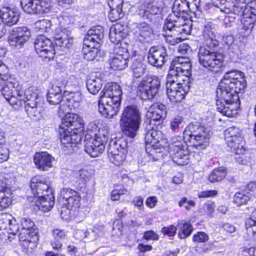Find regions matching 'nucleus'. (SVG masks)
Instances as JSON below:
<instances>
[{"mask_svg":"<svg viewBox=\"0 0 256 256\" xmlns=\"http://www.w3.org/2000/svg\"><path fill=\"white\" fill-rule=\"evenodd\" d=\"M192 73V64L188 58L178 57L172 62L167 76V95L172 102L183 100L189 90V76Z\"/></svg>","mask_w":256,"mask_h":256,"instance_id":"obj_1","label":"nucleus"},{"mask_svg":"<svg viewBox=\"0 0 256 256\" xmlns=\"http://www.w3.org/2000/svg\"><path fill=\"white\" fill-rule=\"evenodd\" d=\"M243 90L220 81L216 90L218 111L228 117L236 116L240 105L238 94Z\"/></svg>","mask_w":256,"mask_h":256,"instance_id":"obj_2","label":"nucleus"},{"mask_svg":"<svg viewBox=\"0 0 256 256\" xmlns=\"http://www.w3.org/2000/svg\"><path fill=\"white\" fill-rule=\"evenodd\" d=\"M122 92L116 83L108 84L100 92L98 107L100 112L107 118H112L119 110Z\"/></svg>","mask_w":256,"mask_h":256,"instance_id":"obj_3","label":"nucleus"},{"mask_svg":"<svg viewBox=\"0 0 256 256\" xmlns=\"http://www.w3.org/2000/svg\"><path fill=\"white\" fill-rule=\"evenodd\" d=\"M142 118L137 107L128 106L123 110L119 121L120 127L124 134L134 138L140 128Z\"/></svg>","mask_w":256,"mask_h":256,"instance_id":"obj_4","label":"nucleus"},{"mask_svg":"<svg viewBox=\"0 0 256 256\" xmlns=\"http://www.w3.org/2000/svg\"><path fill=\"white\" fill-rule=\"evenodd\" d=\"M214 46L210 44L200 46L198 55L200 64L211 71L220 68L224 60L223 56L216 52Z\"/></svg>","mask_w":256,"mask_h":256,"instance_id":"obj_5","label":"nucleus"},{"mask_svg":"<svg viewBox=\"0 0 256 256\" xmlns=\"http://www.w3.org/2000/svg\"><path fill=\"white\" fill-rule=\"evenodd\" d=\"M22 228L18 234V238L21 246L27 252L36 247V242L38 240L36 233L34 232V224L30 218H23L21 220Z\"/></svg>","mask_w":256,"mask_h":256,"instance_id":"obj_6","label":"nucleus"},{"mask_svg":"<svg viewBox=\"0 0 256 256\" xmlns=\"http://www.w3.org/2000/svg\"><path fill=\"white\" fill-rule=\"evenodd\" d=\"M184 134V138L188 136V139L196 148L204 149L208 144L209 132L198 123L190 124Z\"/></svg>","mask_w":256,"mask_h":256,"instance_id":"obj_7","label":"nucleus"},{"mask_svg":"<svg viewBox=\"0 0 256 256\" xmlns=\"http://www.w3.org/2000/svg\"><path fill=\"white\" fill-rule=\"evenodd\" d=\"M160 86V78L154 76L142 78L137 88V94L144 100H152L158 94Z\"/></svg>","mask_w":256,"mask_h":256,"instance_id":"obj_8","label":"nucleus"},{"mask_svg":"<svg viewBox=\"0 0 256 256\" xmlns=\"http://www.w3.org/2000/svg\"><path fill=\"white\" fill-rule=\"evenodd\" d=\"M191 26L192 24L188 21L186 16H176L174 14H170L165 20L163 29H172V33L180 36V35L190 34Z\"/></svg>","mask_w":256,"mask_h":256,"instance_id":"obj_9","label":"nucleus"},{"mask_svg":"<svg viewBox=\"0 0 256 256\" xmlns=\"http://www.w3.org/2000/svg\"><path fill=\"white\" fill-rule=\"evenodd\" d=\"M225 140L230 151L236 154H244V140L240 130L235 126L228 128L224 132Z\"/></svg>","mask_w":256,"mask_h":256,"instance_id":"obj_10","label":"nucleus"},{"mask_svg":"<svg viewBox=\"0 0 256 256\" xmlns=\"http://www.w3.org/2000/svg\"><path fill=\"white\" fill-rule=\"evenodd\" d=\"M108 138L106 132L102 130L97 138L84 140L85 152L92 157L98 156L104 152Z\"/></svg>","mask_w":256,"mask_h":256,"instance_id":"obj_11","label":"nucleus"},{"mask_svg":"<svg viewBox=\"0 0 256 256\" xmlns=\"http://www.w3.org/2000/svg\"><path fill=\"white\" fill-rule=\"evenodd\" d=\"M126 143L120 141L111 142L108 148V154L110 160L116 166L122 164L126 157Z\"/></svg>","mask_w":256,"mask_h":256,"instance_id":"obj_12","label":"nucleus"},{"mask_svg":"<svg viewBox=\"0 0 256 256\" xmlns=\"http://www.w3.org/2000/svg\"><path fill=\"white\" fill-rule=\"evenodd\" d=\"M34 48L40 56L48 58L49 60L54 58L55 50L51 40L44 36H38L34 42Z\"/></svg>","mask_w":256,"mask_h":256,"instance_id":"obj_13","label":"nucleus"},{"mask_svg":"<svg viewBox=\"0 0 256 256\" xmlns=\"http://www.w3.org/2000/svg\"><path fill=\"white\" fill-rule=\"evenodd\" d=\"M30 36V30L26 26L14 28L8 38L10 46L14 48H21Z\"/></svg>","mask_w":256,"mask_h":256,"instance_id":"obj_14","label":"nucleus"},{"mask_svg":"<svg viewBox=\"0 0 256 256\" xmlns=\"http://www.w3.org/2000/svg\"><path fill=\"white\" fill-rule=\"evenodd\" d=\"M168 54L164 46L152 47L148 54V62L152 66L162 68L167 61Z\"/></svg>","mask_w":256,"mask_h":256,"instance_id":"obj_15","label":"nucleus"},{"mask_svg":"<svg viewBox=\"0 0 256 256\" xmlns=\"http://www.w3.org/2000/svg\"><path fill=\"white\" fill-rule=\"evenodd\" d=\"M60 201L70 210H76L80 206V196L79 194L71 189H64L61 192Z\"/></svg>","mask_w":256,"mask_h":256,"instance_id":"obj_16","label":"nucleus"},{"mask_svg":"<svg viewBox=\"0 0 256 256\" xmlns=\"http://www.w3.org/2000/svg\"><path fill=\"white\" fill-rule=\"evenodd\" d=\"M145 134L144 140L146 145L150 144L154 148H160L166 146L167 140L161 131L148 129Z\"/></svg>","mask_w":256,"mask_h":256,"instance_id":"obj_17","label":"nucleus"},{"mask_svg":"<svg viewBox=\"0 0 256 256\" xmlns=\"http://www.w3.org/2000/svg\"><path fill=\"white\" fill-rule=\"evenodd\" d=\"M246 4V16L244 20L242 25V29L244 30V34H248L251 32L256 21V0H252Z\"/></svg>","mask_w":256,"mask_h":256,"instance_id":"obj_18","label":"nucleus"},{"mask_svg":"<svg viewBox=\"0 0 256 256\" xmlns=\"http://www.w3.org/2000/svg\"><path fill=\"white\" fill-rule=\"evenodd\" d=\"M30 188L36 198L41 195H46L52 193V189L46 182L44 178L40 176L32 178L30 182Z\"/></svg>","mask_w":256,"mask_h":256,"instance_id":"obj_19","label":"nucleus"},{"mask_svg":"<svg viewBox=\"0 0 256 256\" xmlns=\"http://www.w3.org/2000/svg\"><path fill=\"white\" fill-rule=\"evenodd\" d=\"M220 81L236 86L238 90H244L246 86L244 74L237 70L227 72Z\"/></svg>","mask_w":256,"mask_h":256,"instance_id":"obj_20","label":"nucleus"},{"mask_svg":"<svg viewBox=\"0 0 256 256\" xmlns=\"http://www.w3.org/2000/svg\"><path fill=\"white\" fill-rule=\"evenodd\" d=\"M61 117L62 124L60 126V128H68L72 126L73 128L70 130L76 129L78 130L79 132L84 131V122L78 114L70 112Z\"/></svg>","mask_w":256,"mask_h":256,"instance_id":"obj_21","label":"nucleus"},{"mask_svg":"<svg viewBox=\"0 0 256 256\" xmlns=\"http://www.w3.org/2000/svg\"><path fill=\"white\" fill-rule=\"evenodd\" d=\"M54 38L56 46L69 48L73 44L74 40L70 36L71 32L69 28H58L55 30Z\"/></svg>","mask_w":256,"mask_h":256,"instance_id":"obj_22","label":"nucleus"},{"mask_svg":"<svg viewBox=\"0 0 256 256\" xmlns=\"http://www.w3.org/2000/svg\"><path fill=\"white\" fill-rule=\"evenodd\" d=\"M246 4L245 2H242L238 0H228L225 6L220 8V10L224 13H232L238 16H242L244 20H246L245 16H246Z\"/></svg>","mask_w":256,"mask_h":256,"instance_id":"obj_23","label":"nucleus"},{"mask_svg":"<svg viewBox=\"0 0 256 256\" xmlns=\"http://www.w3.org/2000/svg\"><path fill=\"white\" fill-rule=\"evenodd\" d=\"M33 208L34 210H42L44 212L49 211L54 206V198L52 193L46 195H41L34 198Z\"/></svg>","mask_w":256,"mask_h":256,"instance_id":"obj_24","label":"nucleus"},{"mask_svg":"<svg viewBox=\"0 0 256 256\" xmlns=\"http://www.w3.org/2000/svg\"><path fill=\"white\" fill-rule=\"evenodd\" d=\"M132 30L135 36L140 42L148 39L153 34L150 26L144 22L134 23Z\"/></svg>","mask_w":256,"mask_h":256,"instance_id":"obj_25","label":"nucleus"},{"mask_svg":"<svg viewBox=\"0 0 256 256\" xmlns=\"http://www.w3.org/2000/svg\"><path fill=\"white\" fill-rule=\"evenodd\" d=\"M58 132L62 144L67 148L72 147V144L76 145L80 141V135L76 132L70 131L68 128H59Z\"/></svg>","mask_w":256,"mask_h":256,"instance_id":"obj_26","label":"nucleus"},{"mask_svg":"<svg viewBox=\"0 0 256 256\" xmlns=\"http://www.w3.org/2000/svg\"><path fill=\"white\" fill-rule=\"evenodd\" d=\"M129 54L124 48L119 50L110 60V68L114 70L124 68L128 65Z\"/></svg>","mask_w":256,"mask_h":256,"instance_id":"obj_27","label":"nucleus"},{"mask_svg":"<svg viewBox=\"0 0 256 256\" xmlns=\"http://www.w3.org/2000/svg\"><path fill=\"white\" fill-rule=\"evenodd\" d=\"M17 96H18V101H20V106L23 104L31 102H40V98L38 96V90L34 86H31L26 89L24 92L20 91L19 92H16Z\"/></svg>","mask_w":256,"mask_h":256,"instance_id":"obj_28","label":"nucleus"},{"mask_svg":"<svg viewBox=\"0 0 256 256\" xmlns=\"http://www.w3.org/2000/svg\"><path fill=\"white\" fill-rule=\"evenodd\" d=\"M0 18L2 22L9 26L17 23L19 20V12L14 8L3 6L0 8Z\"/></svg>","mask_w":256,"mask_h":256,"instance_id":"obj_29","label":"nucleus"},{"mask_svg":"<svg viewBox=\"0 0 256 256\" xmlns=\"http://www.w3.org/2000/svg\"><path fill=\"white\" fill-rule=\"evenodd\" d=\"M127 34L126 26L117 23L110 28L109 32V38L112 42L118 44L126 36Z\"/></svg>","mask_w":256,"mask_h":256,"instance_id":"obj_30","label":"nucleus"},{"mask_svg":"<svg viewBox=\"0 0 256 256\" xmlns=\"http://www.w3.org/2000/svg\"><path fill=\"white\" fill-rule=\"evenodd\" d=\"M34 160L39 170L46 171L52 166V162L54 158L49 154L44 152L36 154Z\"/></svg>","mask_w":256,"mask_h":256,"instance_id":"obj_31","label":"nucleus"},{"mask_svg":"<svg viewBox=\"0 0 256 256\" xmlns=\"http://www.w3.org/2000/svg\"><path fill=\"white\" fill-rule=\"evenodd\" d=\"M166 106L162 104H156L150 108L147 116L150 118V122L152 121H160L166 117Z\"/></svg>","mask_w":256,"mask_h":256,"instance_id":"obj_32","label":"nucleus"},{"mask_svg":"<svg viewBox=\"0 0 256 256\" xmlns=\"http://www.w3.org/2000/svg\"><path fill=\"white\" fill-rule=\"evenodd\" d=\"M102 130L106 131L107 136H109V129L107 126H101L98 128L95 122H90L88 125L86 129L84 132V140H90L92 138H97V136L100 134V130Z\"/></svg>","mask_w":256,"mask_h":256,"instance_id":"obj_33","label":"nucleus"},{"mask_svg":"<svg viewBox=\"0 0 256 256\" xmlns=\"http://www.w3.org/2000/svg\"><path fill=\"white\" fill-rule=\"evenodd\" d=\"M98 75V74H92L86 80L87 89L94 95L98 93L102 86V80Z\"/></svg>","mask_w":256,"mask_h":256,"instance_id":"obj_34","label":"nucleus"},{"mask_svg":"<svg viewBox=\"0 0 256 256\" xmlns=\"http://www.w3.org/2000/svg\"><path fill=\"white\" fill-rule=\"evenodd\" d=\"M63 98L60 87L57 85H52L47 94L48 102L51 104H58L60 103Z\"/></svg>","mask_w":256,"mask_h":256,"instance_id":"obj_35","label":"nucleus"},{"mask_svg":"<svg viewBox=\"0 0 256 256\" xmlns=\"http://www.w3.org/2000/svg\"><path fill=\"white\" fill-rule=\"evenodd\" d=\"M6 229H8L9 233L14 236L18 232L17 226L12 224V216L8 214H0V230Z\"/></svg>","mask_w":256,"mask_h":256,"instance_id":"obj_36","label":"nucleus"},{"mask_svg":"<svg viewBox=\"0 0 256 256\" xmlns=\"http://www.w3.org/2000/svg\"><path fill=\"white\" fill-rule=\"evenodd\" d=\"M25 110L31 118L38 117L43 111L42 104L40 102L26 103Z\"/></svg>","mask_w":256,"mask_h":256,"instance_id":"obj_37","label":"nucleus"},{"mask_svg":"<svg viewBox=\"0 0 256 256\" xmlns=\"http://www.w3.org/2000/svg\"><path fill=\"white\" fill-rule=\"evenodd\" d=\"M186 0H176L172 7V13L176 16H186L187 12L190 10V6L186 3Z\"/></svg>","mask_w":256,"mask_h":256,"instance_id":"obj_38","label":"nucleus"},{"mask_svg":"<svg viewBox=\"0 0 256 256\" xmlns=\"http://www.w3.org/2000/svg\"><path fill=\"white\" fill-rule=\"evenodd\" d=\"M40 0H21L24 11L28 14H40Z\"/></svg>","mask_w":256,"mask_h":256,"instance_id":"obj_39","label":"nucleus"},{"mask_svg":"<svg viewBox=\"0 0 256 256\" xmlns=\"http://www.w3.org/2000/svg\"><path fill=\"white\" fill-rule=\"evenodd\" d=\"M169 153L173 162L178 165H185L189 163V156L186 150L170 152Z\"/></svg>","mask_w":256,"mask_h":256,"instance_id":"obj_40","label":"nucleus"},{"mask_svg":"<svg viewBox=\"0 0 256 256\" xmlns=\"http://www.w3.org/2000/svg\"><path fill=\"white\" fill-rule=\"evenodd\" d=\"M245 226L249 236L256 238V209L252 211L250 217L246 220Z\"/></svg>","mask_w":256,"mask_h":256,"instance_id":"obj_41","label":"nucleus"},{"mask_svg":"<svg viewBox=\"0 0 256 256\" xmlns=\"http://www.w3.org/2000/svg\"><path fill=\"white\" fill-rule=\"evenodd\" d=\"M54 241H52L50 245L53 249L59 250L62 247V242L65 238L66 233L62 230L55 229L52 232Z\"/></svg>","mask_w":256,"mask_h":256,"instance_id":"obj_42","label":"nucleus"},{"mask_svg":"<svg viewBox=\"0 0 256 256\" xmlns=\"http://www.w3.org/2000/svg\"><path fill=\"white\" fill-rule=\"evenodd\" d=\"M164 4L162 0L154 2L152 3L145 4L144 8L140 10H144V12H149L152 14H158L163 9Z\"/></svg>","mask_w":256,"mask_h":256,"instance_id":"obj_43","label":"nucleus"},{"mask_svg":"<svg viewBox=\"0 0 256 256\" xmlns=\"http://www.w3.org/2000/svg\"><path fill=\"white\" fill-rule=\"evenodd\" d=\"M100 47L94 46L93 44H90V46H84L82 52L84 58L88 60H94L100 54Z\"/></svg>","mask_w":256,"mask_h":256,"instance_id":"obj_44","label":"nucleus"},{"mask_svg":"<svg viewBox=\"0 0 256 256\" xmlns=\"http://www.w3.org/2000/svg\"><path fill=\"white\" fill-rule=\"evenodd\" d=\"M202 36L204 41V44H210L215 46L213 40L214 38V32L212 30V24L209 22L205 25L202 32Z\"/></svg>","mask_w":256,"mask_h":256,"instance_id":"obj_45","label":"nucleus"},{"mask_svg":"<svg viewBox=\"0 0 256 256\" xmlns=\"http://www.w3.org/2000/svg\"><path fill=\"white\" fill-rule=\"evenodd\" d=\"M60 106L58 110V114L60 116L71 112L72 110L76 108L74 104H71L70 102L66 100V96H64L63 99L60 102Z\"/></svg>","mask_w":256,"mask_h":256,"instance_id":"obj_46","label":"nucleus"},{"mask_svg":"<svg viewBox=\"0 0 256 256\" xmlns=\"http://www.w3.org/2000/svg\"><path fill=\"white\" fill-rule=\"evenodd\" d=\"M226 175V168L224 167H220L213 170L208 176V180L211 182H220L225 178Z\"/></svg>","mask_w":256,"mask_h":256,"instance_id":"obj_47","label":"nucleus"},{"mask_svg":"<svg viewBox=\"0 0 256 256\" xmlns=\"http://www.w3.org/2000/svg\"><path fill=\"white\" fill-rule=\"evenodd\" d=\"M186 149L187 144L182 137H174L172 138L170 145L169 152Z\"/></svg>","mask_w":256,"mask_h":256,"instance_id":"obj_48","label":"nucleus"},{"mask_svg":"<svg viewBox=\"0 0 256 256\" xmlns=\"http://www.w3.org/2000/svg\"><path fill=\"white\" fill-rule=\"evenodd\" d=\"M178 228H180L178 236L180 238H185L190 236L193 230L191 224L184 221L180 222L178 224Z\"/></svg>","mask_w":256,"mask_h":256,"instance_id":"obj_49","label":"nucleus"},{"mask_svg":"<svg viewBox=\"0 0 256 256\" xmlns=\"http://www.w3.org/2000/svg\"><path fill=\"white\" fill-rule=\"evenodd\" d=\"M74 236L80 240L86 239L89 240H93L96 238L95 233L94 231L90 232L86 229H77L74 234Z\"/></svg>","mask_w":256,"mask_h":256,"instance_id":"obj_50","label":"nucleus"},{"mask_svg":"<svg viewBox=\"0 0 256 256\" xmlns=\"http://www.w3.org/2000/svg\"><path fill=\"white\" fill-rule=\"evenodd\" d=\"M163 36L165 38V41L171 45H175L184 40L182 36H178L172 33V29L164 30L163 29Z\"/></svg>","mask_w":256,"mask_h":256,"instance_id":"obj_51","label":"nucleus"},{"mask_svg":"<svg viewBox=\"0 0 256 256\" xmlns=\"http://www.w3.org/2000/svg\"><path fill=\"white\" fill-rule=\"evenodd\" d=\"M133 76L135 78H140L145 73L146 66L141 62L134 60L132 66Z\"/></svg>","mask_w":256,"mask_h":256,"instance_id":"obj_52","label":"nucleus"},{"mask_svg":"<svg viewBox=\"0 0 256 256\" xmlns=\"http://www.w3.org/2000/svg\"><path fill=\"white\" fill-rule=\"evenodd\" d=\"M12 193L0 192V210L8 208L12 202Z\"/></svg>","mask_w":256,"mask_h":256,"instance_id":"obj_53","label":"nucleus"},{"mask_svg":"<svg viewBox=\"0 0 256 256\" xmlns=\"http://www.w3.org/2000/svg\"><path fill=\"white\" fill-rule=\"evenodd\" d=\"M35 28L38 32H48L52 26L51 22L50 20L42 19L36 21L35 24Z\"/></svg>","mask_w":256,"mask_h":256,"instance_id":"obj_54","label":"nucleus"},{"mask_svg":"<svg viewBox=\"0 0 256 256\" xmlns=\"http://www.w3.org/2000/svg\"><path fill=\"white\" fill-rule=\"evenodd\" d=\"M67 92H65V96L66 98L68 100L71 104H74L76 108L78 107V103L82 100V95L80 92H70L68 94V96H66Z\"/></svg>","mask_w":256,"mask_h":256,"instance_id":"obj_55","label":"nucleus"},{"mask_svg":"<svg viewBox=\"0 0 256 256\" xmlns=\"http://www.w3.org/2000/svg\"><path fill=\"white\" fill-rule=\"evenodd\" d=\"M12 180L7 177H4L0 180V192L4 193H12L10 188Z\"/></svg>","mask_w":256,"mask_h":256,"instance_id":"obj_56","label":"nucleus"},{"mask_svg":"<svg viewBox=\"0 0 256 256\" xmlns=\"http://www.w3.org/2000/svg\"><path fill=\"white\" fill-rule=\"evenodd\" d=\"M110 11L108 14L110 20L111 22H115L124 16L122 8H110Z\"/></svg>","mask_w":256,"mask_h":256,"instance_id":"obj_57","label":"nucleus"},{"mask_svg":"<svg viewBox=\"0 0 256 256\" xmlns=\"http://www.w3.org/2000/svg\"><path fill=\"white\" fill-rule=\"evenodd\" d=\"M86 36H96L98 40H102L104 38V28L101 26H96L90 29Z\"/></svg>","mask_w":256,"mask_h":256,"instance_id":"obj_58","label":"nucleus"},{"mask_svg":"<svg viewBox=\"0 0 256 256\" xmlns=\"http://www.w3.org/2000/svg\"><path fill=\"white\" fill-rule=\"evenodd\" d=\"M52 5L51 0H40V14L50 12L52 8Z\"/></svg>","mask_w":256,"mask_h":256,"instance_id":"obj_59","label":"nucleus"},{"mask_svg":"<svg viewBox=\"0 0 256 256\" xmlns=\"http://www.w3.org/2000/svg\"><path fill=\"white\" fill-rule=\"evenodd\" d=\"M250 200L248 195L242 192H237L234 196V202L238 206H240L245 204Z\"/></svg>","mask_w":256,"mask_h":256,"instance_id":"obj_60","label":"nucleus"},{"mask_svg":"<svg viewBox=\"0 0 256 256\" xmlns=\"http://www.w3.org/2000/svg\"><path fill=\"white\" fill-rule=\"evenodd\" d=\"M77 177L81 182H88L92 178V173L86 169H82L78 172Z\"/></svg>","mask_w":256,"mask_h":256,"instance_id":"obj_61","label":"nucleus"},{"mask_svg":"<svg viewBox=\"0 0 256 256\" xmlns=\"http://www.w3.org/2000/svg\"><path fill=\"white\" fill-rule=\"evenodd\" d=\"M102 40H98L96 36H85L84 39V46H90V44H93L95 46H100V42Z\"/></svg>","mask_w":256,"mask_h":256,"instance_id":"obj_62","label":"nucleus"},{"mask_svg":"<svg viewBox=\"0 0 256 256\" xmlns=\"http://www.w3.org/2000/svg\"><path fill=\"white\" fill-rule=\"evenodd\" d=\"M178 205L180 207H182L184 206V208L187 210H188L191 208L195 206L196 203L194 200H188L186 197H182L179 201Z\"/></svg>","mask_w":256,"mask_h":256,"instance_id":"obj_63","label":"nucleus"},{"mask_svg":"<svg viewBox=\"0 0 256 256\" xmlns=\"http://www.w3.org/2000/svg\"><path fill=\"white\" fill-rule=\"evenodd\" d=\"M192 240L194 242H204L208 240V236L204 232H198L194 235Z\"/></svg>","mask_w":256,"mask_h":256,"instance_id":"obj_64","label":"nucleus"}]
</instances>
